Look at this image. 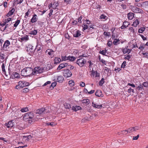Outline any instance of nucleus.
Segmentation results:
<instances>
[{"label":"nucleus","mask_w":148,"mask_h":148,"mask_svg":"<svg viewBox=\"0 0 148 148\" xmlns=\"http://www.w3.org/2000/svg\"><path fill=\"white\" fill-rule=\"evenodd\" d=\"M33 69L30 67H26L23 69L21 71V74L24 76H29L33 74Z\"/></svg>","instance_id":"1"},{"label":"nucleus","mask_w":148,"mask_h":148,"mask_svg":"<svg viewBox=\"0 0 148 148\" xmlns=\"http://www.w3.org/2000/svg\"><path fill=\"white\" fill-rule=\"evenodd\" d=\"M29 84L25 81H20L18 82V85L15 86V88L17 89H20L23 87L28 86Z\"/></svg>","instance_id":"2"},{"label":"nucleus","mask_w":148,"mask_h":148,"mask_svg":"<svg viewBox=\"0 0 148 148\" xmlns=\"http://www.w3.org/2000/svg\"><path fill=\"white\" fill-rule=\"evenodd\" d=\"M43 69L40 66L35 67L33 70V75H36L38 74L42 73L43 72Z\"/></svg>","instance_id":"3"},{"label":"nucleus","mask_w":148,"mask_h":148,"mask_svg":"<svg viewBox=\"0 0 148 148\" xmlns=\"http://www.w3.org/2000/svg\"><path fill=\"white\" fill-rule=\"evenodd\" d=\"M86 62V60L82 58H81L77 59L76 62L77 64H78L80 67H83Z\"/></svg>","instance_id":"4"},{"label":"nucleus","mask_w":148,"mask_h":148,"mask_svg":"<svg viewBox=\"0 0 148 148\" xmlns=\"http://www.w3.org/2000/svg\"><path fill=\"white\" fill-rule=\"evenodd\" d=\"M63 71V75L65 77L67 78L71 76L72 73L69 69H64Z\"/></svg>","instance_id":"5"},{"label":"nucleus","mask_w":148,"mask_h":148,"mask_svg":"<svg viewBox=\"0 0 148 148\" xmlns=\"http://www.w3.org/2000/svg\"><path fill=\"white\" fill-rule=\"evenodd\" d=\"M14 123L13 120H11L9 121L7 123L5 124L4 127H6L8 128H12L14 127Z\"/></svg>","instance_id":"6"},{"label":"nucleus","mask_w":148,"mask_h":148,"mask_svg":"<svg viewBox=\"0 0 148 148\" xmlns=\"http://www.w3.org/2000/svg\"><path fill=\"white\" fill-rule=\"evenodd\" d=\"M132 10L133 12L136 13L143 14L144 13V11L142 9L133 6L132 8Z\"/></svg>","instance_id":"7"},{"label":"nucleus","mask_w":148,"mask_h":148,"mask_svg":"<svg viewBox=\"0 0 148 148\" xmlns=\"http://www.w3.org/2000/svg\"><path fill=\"white\" fill-rule=\"evenodd\" d=\"M36 49V48L34 47L31 45H29L27 47V51H29L31 53V54H33L34 52L35 51Z\"/></svg>","instance_id":"8"},{"label":"nucleus","mask_w":148,"mask_h":148,"mask_svg":"<svg viewBox=\"0 0 148 148\" xmlns=\"http://www.w3.org/2000/svg\"><path fill=\"white\" fill-rule=\"evenodd\" d=\"M47 112L46 111V109L44 108H42L40 109L37 110L36 112V114H43L47 113Z\"/></svg>","instance_id":"9"},{"label":"nucleus","mask_w":148,"mask_h":148,"mask_svg":"<svg viewBox=\"0 0 148 148\" xmlns=\"http://www.w3.org/2000/svg\"><path fill=\"white\" fill-rule=\"evenodd\" d=\"M38 19L37 15L35 14L33 15L32 17L30 20L29 23L31 22L32 23L36 22Z\"/></svg>","instance_id":"10"},{"label":"nucleus","mask_w":148,"mask_h":148,"mask_svg":"<svg viewBox=\"0 0 148 148\" xmlns=\"http://www.w3.org/2000/svg\"><path fill=\"white\" fill-rule=\"evenodd\" d=\"M68 65V64L67 63H63L60 64L58 66L57 69L58 70H60L65 67L66 66Z\"/></svg>","instance_id":"11"},{"label":"nucleus","mask_w":148,"mask_h":148,"mask_svg":"<svg viewBox=\"0 0 148 148\" xmlns=\"http://www.w3.org/2000/svg\"><path fill=\"white\" fill-rule=\"evenodd\" d=\"M46 53H47V54L50 56H53V54L54 51L51 49H47L46 51Z\"/></svg>","instance_id":"12"},{"label":"nucleus","mask_w":148,"mask_h":148,"mask_svg":"<svg viewBox=\"0 0 148 148\" xmlns=\"http://www.w3.org/2000/svg\"><path fill=\"white\" fill-rule=\"evenodd\" d=\"M11 77L13 78L18 79L20 78V75L18 73L16 72H14L12 73V75H11Z\"/></svg>","instance_id":"13"},{"label":"nucleus","mask_w":148,"mask_h":148,"mask_svg":"<svg viewBox=\"0 0 148 148\" xmlns=\"http://www.w3.org/2000/svg\"><path fill=\"white\" fill-rule=\"evenodd\" d=\"M130 25V23L128 22L125 21L123 22L122 25L121 27V29H123L127 27Z\"/></svg>","instance_id":"14"},{"label":"nucleus","mask_w":148,"mask_h":148,"mask_svg":"<svg viewBox=\"0 0 148 148\" xmlns=\"http://www.w3.org/2000/svg\"><path fill=\"white\" fill-rule=\"evenodd\" d=\"M84 26H82L83 28L82 29L83 30H84L87 29H88L89 30H91V28L92 29L94 28V27L91 26H88L87 25H85L84 24H83Z\"/></svg>","instance_id":"15"},{"label":"nucleus","mask_w":148,"mask_h":148,"mask_svg":"<svg viewBox=\"0 0 148 148\" xmlns=\"http://www.w3.org/2000/svg\"><path fill=\"white\" fill-rule=\"evenodd\" d=\"M95 95L97 96L98 97H102L103 96L101 91L100 90H97L95 92Z\"/></svg>","instance_id":"16"},{"label":"nucleus","mask_w":148,"mask_h":148,"mask_svg":"<svg viewBox=\"0 0 148 148\" xmlns=\"http://www.w3.org/2000/svg\"><path fill=\"white\" fill-rule=\"evenodd\" d=\"M136 47L141 50H143L145 48V49H146L148 48L147 47H145V45H144V44L142 43L140 45V46H139L138 45H136Z\"/></svg>","instance_id":"17"},{"label":"nucleus","mask_w":148,"mask_h":148,"mask_svg":"<svg viewBox=\"0 0 148 148\" xmlns=\"http://www.w3.org/2000/svg\"><path fill=\"white\" fill-rule=\"evenodd\" d=\"M127 16L129 19L132 20L134 17V14L132 12H130L127 14Z\"/></svg>","instance_id":"18"},{"label":"nucleus","mask_w":148,"mask_h":148,"mask_svg":"<svg viewBox=\"0 0 148 148\" xmlns=\"http://www.w3.org/2000/svg\"><path fill=\"white\" fill-rule=\"evenodd\" d=\"M92 106L94 107L97 108H101L102 107V105H98L95 103H94L93 102H92Z\"/></svg>","instance_id":"19"},{"label":"nucleus","mask_w":148,"mask_h":148,"mask_svg":"<svg viewBox=\"0 0 148 148\" xmlns=\"http://www.w3.org/2000/svg\"><path fill=\"white\" fill-rule=\"evenodd\" d=\"M61 60L60 58H55L54 59V64H59L60 62L61 61Z\"/></svg>","instance_id":"20"},{"label":"nucleus","mask_w":148,"mask_h":148,"mask_svg":"<svg viewBox=\"0 0 148 148\" xmlns=\"http://www.w3.org/2000/svg\"><path fill=\"white\" fill-rule=\"evenodd\" d=\"M131 50L127 49V48L125 47L123 49L122 51L123 53H128L129 54Z\"/></svg>","instance_id":"21"},{"label":"nucleus","mask_w":148,"mask_h":148,"mask_svg":"<svg viewBox=\"0 0 148 148\" xmlns=\"http://www.w3.org/2000/svg\"><path fill=\"white\" fill-rule=\"evenodd\" d=\"M81 35L80 31L77 30L76 32L73 34V36L75 37H78Z\"/></svg>","instance_id":"22"},{"label":"nucleus","mask_w":148,"mask_h":148,"mask_svg":"<svg viewBox=\"0 0 148 148\" xmlns=\"http://www.w3.org/2000/svg\"><path fill=\"white\" fill-rule=\"evenodd\" d=\"M15 11V10L14 8H12L11 10L9 12L8 14V16H10L11 15H12L14 13V12Z\"/></svg>","instance_id":"23"},{"label":"nucleus","mask_w":148,"mask_h":148,"mask_svg":"<svg viewBox=\"0 0 148 148\" xmlns=\"http://www.w3.org/2000/svg\"><path fill=\"white\" fill-rule=\"evenodd\" d=\"M64 78L62 76H58L57 77L58 82L59 83L62 82L64 80Z\"/></svg>","instance_id":"24"},{"label":"nucleus","mask_w":148,"mask_h":148,"mask_svg":"<svg viewBox=\"0 0 148 148\" xmlns=\"http://www.w3.org/2000/svg\"><path fill=\"white\" fill-rule=\"evenodd\" d=\"M10 45V41L8 40H6L3 46L4 47L6 48L8 47Z\"/></svg>","instance_id":"25"},{"label":"nucleus","mask_w":148,"mask_h":148,"mask_svg":"<svg viewBox=\"0 0 148 148\" xmlns=\"http://www.w3.org/2000/svg\"><path fill=\"white\" fill-rule=\"evenodd\" d=\"M92 74L94 76H95V77H98L99 76V73H98L97 71H95L92 70Z\"/></svg>","instance_id":"26"},{"label":"nucleus","mask_w":148,"mask_h":148,"mask_svg":"<svg viewBox=\"0 0 148 148\" xmlns=\"http://www.w3.org/2000/svg\"><path fill=\"white\" fill-rule=\"evenodd\" d=\"M127 92L130 93V95H132L134 93V89H132L130 87V88L127 90Z\"/></svg>","instance_id":"27"},{"label":"nucleus","mask_w":148,"mask_h":148,"mask_svg":"<svg viewBox=\"0 0 148 148\" xmlns=\"http://www.w3.org/2000/svg\"><path fill=\"white\" fill-rule=\"evenodd\" d=\"M76 59V58L75 57L71 56H68V60H69L70 61H73Z\"/></svg>","instance_id":"28"},{"label":"nucleus","mask_w":148,"mask_h":148,"mask_svg":"<svg viewBox=\"0 0 148 148\" xmlns=\"http://www.w3.org/2000/svg\"><path fill=\"white\" fill-rule=\"evenodd\" d=\"M145 28L144 27H142L138 29V32L140 33H142L145 30Z\"/></svg>","instance_id":"29"},{"label":"nucleus","mask_w":148,"mask_h":148,"mask_svg":"<svg viewBox=\"0 0 148 148\" xmlns=\"http://www.w3.org/2000/svg\"><path fill=\"white\" fill-rule=\"evenodd\" d=\"M23 0H14V4H18L22 2Z\"/></svg>","instance_id":"30"},{"label":"nucleus","mask_w":148,"mask_h":148,"mask_svg":"<svg viewBox=\"0 0 148 148\" xmlns=\"http://www.w3.org/2000/svg\"><path fill=\"white\" fill-rule=\"evenodd\" d=\"M58 5V2H55L52 4V8L55 9Z\"/></svg>","instance_id":"31"},{"label":"nucleus","mask_w":148,"mask_h":148,"mask_svg":"<svg viewBox=\"0 0 148 148\" xmlns=\"http://www.w3.org/2000/svg\"><path fill=\"white\" fill-rule=\"evenodd\" d=\"M139 21L138 19H136L132 25L134 26V27H136L137 25L139 24Z\"/></svg>","instance_id":"32"},{"label":"nucleus","mask_w":148,"mask_h":148,"mask_svg":"<svg viewBox=\"0 0 148 148\" xmlns=\"http://www.w3.org/2000/svg\"><path fill=\"white\" fill-rule=\"evenodd\" d=\"M37 33V32L36 30H34L30 31L29 32V34L31 35H36Z\"/></svg>","instance_id":"33"},{"label":"nucleus","mask_w":148,"mask_h":148,"mask_svg":"<svg viewBox=\"0 0 148 148\" xmlns=\"http://www.w3.org/2000/svg\"><path fill=\"white\" fill-rule=\"evenodd\" d=\"M104 79L103 78H102L101 80L99 82V86H102L103 84L104 83Z\"/></svg>","instance_id":"34"},{"label":"nucleus","mask_w":148,"mask_h":148,"mask_svg":"<svg viewBox=\"0 0 148 148\" xmlns=\"http://www.w3.org/2000/svg\"><path fill=\"white\" fill-rule=\"evenodd\" d=\"M82 101L83 103H84L86 104H89L90 102L89 100L88 99H84Z\"/></svg>","instance_id":"35"},{"label":"nucleus","mask_w":148,"mask_h":148,"mask_svg":"<svg viewBox=\"0 0 148 148\" xmlns=\"http://www.w3.org/2000/svg\"><path fill=\"white\" fill-rule=\"evenodd\" d=\"M64 106L66 108L69 109L71 108V105L68 103H65L64 104Z\"/></svg>","instance_id":"36"},{"label":"nucleus","mask_w":148,"mask_h":148,"mask_svg":"<svg viewBox=\"0 0 148 148\" xmlns=\"http://www.w3.org/2000/svg\"><path fill=\"white\" fill-rule=\"evenodd\" d=\"M29 110L28 107H26L23 108L21 110V111L22 112H25Z\"/></svg>","instance_id":"37"},{"label":"nucleus","mask_w":148,"mask_h":148,"mask_svg":"<svg viewBox=\"0 0 148 148\" xmlns=\"http://www.w3.org/2000/svg\"><path fill=\"white\" fill-rule=\"evenodd\" d=\"M127 131L128 132H129V133H132V132H134V127H132L130 128H129L128 129H127Z\"/></svg>","instance_id":"38"},{"label":"nucleus","mask_w":148,"mask_h":148,"mask_svg":"<svg viewBox=\"0 0 148 148\" xmlns=\"http://www.w3.org/2000/svg\"><path fill=\"white\" fill-rule=\"evenodd\" d=\"M61 60L62 61H66L68 60V56L67 57L66 56H62L61 57Z\"/></svg>","instance_id":"39"},{"label":"nucleus","mask_w":148,"mask_h":148,"mask_svg":"<svg viewBox=\"0 0 148 148\" xmlns=\"http://www.w3.org/2000/svg\"><path fill=\"white\" fill-rule=\"evenodd\" d=\"M29 113H27L25 114L23 116V118L27 119H29Z\"/></svg>","instance_id":"40"},{"label":"nucleus","mask_w":148,"mask_h":148,"mask_svg":"<svg viewBox=\"0 0 148 148\" xmlns=\"http://www.w3.org/2000/svg\"><path fill=\"white\" fill-rule=\"evenodd\" d=\"M119 41L120 40L119 39H115L113 42V43L114 45H117V43H118V42H119Z\"/></svg>","instance_id":"41"},{"label":"nucleus","mask_w":148,"mask_h":148,"mask_svg":"<svg viewBox=\"0 0 148 148\" xmlns=\"http://www.w3.org/2000/svg\"><path fill=\"white\" fill-rule=\"evenodd\" d=\"M20 20H17L16 21L15 23L14 24V26L15 27H16L20 22Z\"/></svg>","instance_id":"42"},{"label":"nucleus","mask_w":148,"mask_h":148,"mask_svg":"<svg viewBox=\"0 0 148 148\" xmlns=\"http://www.w3.org/2000/svg\"><path fill=\"white\" fill-rule=\"evenodd\" d=\"M30 11L29 10V9L25 13V15L24 16V18H27V17L28 16L29 14H30Z\"/></svg>","instance_id":"43"},{"label":"nucleus","mask_w":148,"mask_h":148,"mask_svg":"<svg viewBox=\"0 0 148 148\" xmlns=\"http://www.w3.org/2000/svg\"><path fill=\"white\" fill-rule=\"evenodd\" d=\"M28 39L29 38L28 37V36L26 35L24 37H22L21 38V39L22 41H24L28 40Z\"/></svg>","instance_id":"44"},{"label":"nucleus","mask_w":148,"mask_h":148,"mask_svg":"<svg viewBox=\"0 0 148 148\" xmlns=\"http://www.w3.org/2000/svg\"><path fill=\"white\" fill-rule=\"evenodd\" d=\"M69 84L71 86H72L74 85V81L72 80H70L69 82Z\"/></svg>","instance_id":"45"},{"label":"nucleus","mask_w":148,"mask_h":148,"mask_svg":"<svg viewBox=\"0 0 148 148\" xmlns=\"http://www.w3.org/2000/svg\"><path fill=\"white\" fill-rule=\"evenodd\" d=\"M56 83L55 82H53L51 84V85L50 86V88H53V87L56 86Z\"/></svg>","instance_id":"46"},{"label":"nucleus","mask_w":148,"mask_h":148,"mask_svg":"<svg viewBox=\"0 0 148 148\" xmlns=\"http://www.w3.org/2000/svg\"><path fill=\"white\" fill-rule=\"evenodd\" d=\"M103 34L105 35V36H110V32H104L103 33Z\"/></svg>","instance_id":"47"},{"label":"nucleus","mask_w":148,"mask_h":148,"mask_svg":"<svg viewBox=\"0 0 148 148\" xmlns=\"http://www.w3.org/2000/svg\"><path fill=\"white\" fill-rule=\"evenodd\" d=\"M100 18L101 19L106 20L107 18V16L104 15L103 14H102L100 16Z\"/></svg>","instance_id":"48"},{"label":"nucleus","mask_w":148,"mask_h":148,"mask_svg":"<svg viewBox=\"0 0 148 148\" xmlns=\"http://www.w3.org/2000/svg\"><path fill=\"white\" fill-rule=\"evenodd\" d=\"M23 140H25L26 142L29 141V140L28 139L27 137V136H24L23 137Z\"/></svg>","instance_id":"49"},{"label":"nucleus","mask_w":148,"mask_h":148,"mask_svg":"<svg viewBox=\"0 0 148 148\" xmlns=\"http://www.w3.org/2000/svg\"><path fill=\"white\" fill-rule=\"evenodd\" d=\"M29 91V89L27 88H25L22 90V92L23 93H26Z\"/></svg>","instance_id":"50"},{"label":"nucleus","mask_w":148,"mask_h":148,"mask_svg":"<svg viewBox=\"0 0 148 148\" xmlns=\"http://www.w3.org/2000/svg\"><path fill=\"white\" fill-rule=\"evenodd\" d=\"M108 46L110 47L112 45V42L111 41L109 40L107 44Z\"/></svg>","instance_id":"51"},{"label":"nucleus","mask_w":148,"mask_h":148,"mask_svg":"<svg viewBox=\"0 0 148 148\" xmlns=\"http://www.w3.org/2000/svg\"><path fill=\"white\" fill-rule=\"evenodd\" d=\"M106 51L104 50L100 51L99 53L100 54H102L103 55H105L106 53Z\"/></svg>","instance_id":"52"},{"label":"nucleus","mask_w":148,"mask_h":148,"mask_svg":"<svg viewBox=\"0 0 148 148\" xmlns=\"http://www.w3.org/2000/svg\"><path fill=\"white\" fill-rule=\"evenodd\" d=\"M126 63V62L125 61H124L123 62V63H122V64L121 66V68H124L126 66L125 65Z\"/></svg>","instance_id":"53"},{"label":"nucleus","mask_w":148,"mask_h":148,"mask_svg":"<svg viewBox=\"0 0 148 148\" xmlns=\"http://www.w3.org/2000/svg\"><path fill=\"white\" fill-rule=\"evenodd\" d=\"M29 117L30 119H32V118L34 117V115L33 114V113L32 112H29Z\"/></svg>","instance_id":"54"},{"label":"nucleus","mask_w":148,"mask_h":148,"mask_svg":"<svg viewBox=\"0 0 148 148\" xmlns=\"http://www.w3.org/2000/svg\"><path fill=\"white\" fill-rule=\"evenodd\" d=\"M128 133L129 132H128L127 130H123L121 131V133L122 134H126Z\"/></svg>","instance_id":"55"},{"label":"nucleus","mask_w":148,"mask_h":148,"mask_svg":"<svg viewBox=\"0 0 148 148\" xmlns=\"http://www.w3.org/2000/svg\"><path fill=\"white\" fill-rule=\"evenodd\" d=\"M143 83L142 84H140L137 88H138L139 90H142L143 89Z\"/></svg>","instance_id":"56"},{"label":"nucleus","mask_w":148,"mask_h":148,"mask_svg":"<svg viewBox=\"0 0 148 148\" xmlns=\"http://www.w3.org/2000/svg\"><path fill=\"white\" fill-rule=\"evenodd\" d=\"M143 85L144 87L148 88V82H145L143 83Z\"/></svg>","instance_id":"57"},{"label":"nucleus","mask_w":148,"mask_h":148,"mask_svg":"<svg viewBox=\"0 0 148 148\" xmlns=\"http://www.w3.org/2000/svg\"><path fill=\"white\" fill-rule=\"evenodd\" d=\"M5 56L4 54H0V59H1L3 60L5 58Z\"/></svg>","instance_id":"58"},{"label":"nucleus","mask_w":148,"mask_h":148,"mask_svg":"<svg viewBox=\"0 0 148 148\" xmlns=\"http://www.w3.org/2000/svg\"><path fill=\"white\" fill-rule=\"evenodd\" d=\"M54 123L53 122H49L47 123V125H51L52 126H53L54 125Z\"/></svg>","instance_id":"59"},{"label":"nucleus","mask_w":148,"mask_h":148,"mask_svg":"<svg viewBox=\"0 0 148 148\" xmlns=\"http://www.w3.org/2000/svg\"><path fill=\"white\" fill-rule=\"evenodd\" d=\"M139 35L141 37V38L143 39V40H146V39H147L146 37H145L143 35L141 34H139Z\"/></svg>","instance_id":"60"},{"label":"nucleus","mask_w":148,"mask_h":148,"mask_svg":"<svg viewBox=\"0 0 148 148\" xmlns=\"http://www.w3.org/2000/svg\"><path fill=\"white\" fill-rule=\"evenodd\" d=\"M134 131H136V130H138L139 129V127L138 126H136L133 127Z\"/></svg>","instance_id":"61"},{"label":"nucleus","mask_w":148,"mask_h":148,"mask_svg":"<svg viewBox=\"0 0 148 148\" xmlns=\"http://www.w3.org/2000/svg\"><path fill=\"white\" fill-rule=\"evenodd\" d=\"M12 19V18H7V19H5V21L6 22V23H7L9 22Z\"/></svg>","instance_id":"62"},{"label":"nucleus","mask_w":148,"mask_h":148,"mask_svg":"<svg viewBox=\"0 0 148 148\" xmlns=\"http://www.w3.org/2000/svg\"><path fill=\"white\" fill-rule=\"evenodd\" d=\"M139 136V134L138 135L136 136H134L133 138V140H136L138 139V138Z\"/></svg>","instance_id":"63"},{"label":"nucleus","mask_w":148,"mask_h":148,"mask_svg":"<svg viewBox=\"0 0 148 148\" xmlns=\"http://www.w3.org/2000/svg\"><path fill=\"white\" fill-rule=\"evenodd\" d=\"M143 4L146 6V7H148V1H146L144 2Z\"/></svg>","instance_id":"64"}]
</instances>
